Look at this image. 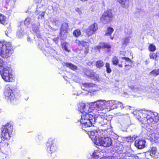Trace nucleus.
Masks as SVG:
<instances>
[{"instance_id":"nucleus-55","label":"nucleus","mask_w":159,"mask_h":159,"mask_svg":"<svg viewBox=\"0 0 159 159\" xmlns=\"http://www.w3.org/2000/svg\"><path fill=\"white\" fill-rule=\"evenodd\" d=\"M88 47H87V48L86 49V50L84 51V52L85 53H88Z\"/></svg>"},{"instance_id":"nucleus-33","label":"nucleus","mask_w":159,"mask_h":159,"mask_svg":"<svg viewBox=\"0 0 159 159\" xmlns=\"http://www.w3.org/2000/svg\"><path fill=\"white\" fill-rule=\"evenodd\" d=\"M150 74L154 76H156L159 74V69L154 70L152 71Z\"/></svg>"},{"instance_id":"nucleus-12","label":"nucleus","mask_w":159,"mask_h":159,"mask_svg":"<svg viewBox=\"0 0 159 159\" xmlns=\"http://www.w3.org/2000/svg\"><path fill=\"white\" fill-rule=\"evenodd\" d=\"M89 112L86 113V114L84 115L83 114V115H81V119H96L102 118L103 119V116H102L101 115H99L97 117L95 116H94L91 114H88Z\"/></svg>"},{"instance_id":"nucleus-50","label":"nucleus","mask_w":159,"mask_h":159,"mask_svg":"<svg viewBox=\"0 0 159 159\" xmlns=\"http://www.w3.org/2000/svg\"><path fill=\"white\" fill-rule=\"evenodd\" d=\"M131 66L129 64L125 65V69L126 70H129L131 69Z\"/></svg>"},{"instance_id":"nucleus-63","label":"nucleus","mask_w":159,"mask_h":159,"mask_svg":"<svg viewBox=\"0 0 159 159\" xmlns=\"http://www.w3.org/2000/svg\"><path fill=\"white\" fill-rule=\"evenodd\" d=\"M111 39H113V38H112V37H111Z\"/></svg>"},{"instance_id":"nucleus-11","label":"nucleus","mask_w":159,"mask_h":159,"mask_svg":"<svg viewBox=\"0 0 159 159\" xmlns=\"http://www.w3.org/2000/svg\"><path fill=\"white\" fill-rule=\"evenodd\" d=\"M146 142L144 140L138 139L136 140L134 143L135 146L138 149L144 148L145 147Z\"/></svg>"},{"instance_id":"nucleus-28","label":"nucleus","mask_w":159,"mask_h":159,"mask_svg":"<svg viewBox=\"0 0 159 159\" xmlns=\"http://www.w3.org/2000/svg\"><path fill=\"white\" fill-rule=\"evenodd\" d=\"M111 120H102L100 123L101 124V125L102 126H105L106 125L110 126Z\"/></svg>"},{"instance_id":"nucleus-17","label":"nucleus","mask_w":159,"mask_h":159,"mask_svg":"<svg viewBox=\"0 0 159 159\" xmlns=\"http://www.w3.org/2000/svg\"><path fill=\"white\" fill-rule=\"evenodd\" d=\"M127 155L128 157L126 159H149L146 158L144 155H143V157H142L140 155L137 156L135 155L130 154L129 153H127Z\"/></svg>"},{"instance_id":"nucleus-5","label":"nucleus","mask_w":159,"mask_h":159,"mask_svg":"<svg viewBox=\"0 0 159 159\" xmlns=\"http://www.w3.org/2000/svg\"><path fill=\"white\" fill-rule=\"evenodd\" d=\"M4 94L7 100H9L11 102L15 99H17L20 96L19 91H15L12 92V90L8 86H5Z\"/></svg>"},{"instance_id":"nucleus-30","label":"nucleus","mask_w":159,"mask_h":159,"mask_svg":"<svg viewBox=\"0 0 159 159\" xmlns=\"http://www.w3.org/2000/svg\"><path fill=\"white\" fill-rule=\"evenodd\" d=\"M113 29L111 27H109L106 32L105 35L107 36H111V34L113 31Z\"/></svg>"},{"instance_id":"nucleus-58","label":"nucleus","mask_w":159,"mask_h":159,"mask_svg":"<svg viewBox=\"0 0 159 159\" xmlns=\"http://www.w3.org/2000/svg\"><path fill=\"white\" fill-rule=\"evenodd\" d=\"M30 37H28L27 38V40L28 41H30Z\"/></svg>"},{"instance_id":"nucleus-27","label":"nucleus","mask_w":159,"mask_h":159,"mask_svg":"<svg viewBox=\"0 0 159 159\" xmlns=\"http://www.w3.org/2000/svg\"><path fill=\"white\" fill-rule=\"evenodd\" d=\"M81 120H80V121L82 125H83L85 127H89L91 126L93 124L91 120H87V121L82 123V121H81Z\"/></svg>"},{"instance_id":"nucleus-44","label":"nucleus","mask_w":159,"mask_h":159,"mask_svg":"<svg viewBox=\"0 0 159 159\" xmlns=\"http://www.w3.org/2000/svg\"><path fill=\"white\" fill-rule=\"evenodd\" d=\"M76 43H78L79 44H81L83 46H84L86 45H87V43L84 41H80L79 40H76Z\"/></svg>"},{"instance_id":"nucleus-60","label":"nucleus","mask_w":159,"mask_h":159,"mask_svg":"<svg viewBox=\"0 0 159 159\" xmlns=\"http://www.w3.org/2000/svg\"><path fill=\"white\" fill-rule=\"evenodd\" d=\"M80 1H83V2H84L87 1L88 0H80Z\"/></svg>"},{"instance_id":"nucleus-48","label":"nucleus","mask_w":159,"mask_h":159,"mask_svg":"<svg viewBox=\"0 0 159 159\" xmlns=\"http://www.w3.org/2000/svg\"><path fill=\"white\" fill-rule=\"evenodd\" d=\"M102 159H118L116 157L114 156H110L105 157L103 158Z\"/></svg>"},{"instance_id":"nucleus-35","label":"nucleus","mask_w":159,"mask_h":159,"mask_svg":"<svg viewBox=\"0 0 159 159\" xmlns=\"http://www.w3.org/2000/svg\"><path fill=\"white\" fill-rule=\"evenodd\" d=\"M157 148L155 147H152L151 148L150 151V153L152 156H154L157 152Z\"/></svg>"},{"instance_id":"nucleus-19","label":"nucleus","mask_w":159,"mask_h":159,"mask_svg":"<svg viewBox=\"0 0 159 159\" xmlns=\"http://www.w3.org/2000/svg\"><path fill=\"white\" fill-rule=\"evenodd\" d=\"M62 65L64 66H66V67L69 68L70 69L73 70H77L78 69V67L72 64L71 63H68V62H63L62 63Z\"/></svg>"},{"instance_id":"nucleus-22","label":"nucleus","mask_w":159,"mask_h":159,"mask_svg":"<svg viewBox=\"0 0 159 159\" xmlns=\"http://www.w3.org/2000/svg\"><path fill=\"white\" fill-rule=\"evenodd\" d=\"M88 134L89 135V137L92 139H93L94 142V139H97L96 134V130H93L90 131H88Z\"/></svg>"},{"instance_id":"nucleus-16","label":"nucleus","mask_w":159,"mask_h":159,"mask_svg":"<svg viewBox=\"0 0 159 159\" xmlns=\"http://www.w3.org/2000/svg\"><path fill=\"white\" fill-rule=\"evenodd\" d=\"M84 72L87 76L90 77L91 79H95L96 77V74L92 70L86 69Z\"/></svg>"},{"instance_id":"nucleus-64","label":"nucleus","mask_w":159,"mask_h":159,"mask_svg":"<svg viewBox=\"0 0 159 159\" xmlns=\"http://www.w3.org/2000/svg\"><path fill=\"white\" fill-rule=\"evenodd\" d=\"M94 120V121H95L96 120Z\"/></svg>"},{"instance_id":"nucleus-59","label":"nucleus","mask_w":159,"mask_h":159,"mask_svg":"<svg viewBox=\"0 0 159 159\" xmlns=\"http://www.w3.org/2000/svg\"><path fill=\"white\" fill-rule=\"evenodd\" d=\"M118 66H119V67H122V65L121 64H119L118 65Z\"/></svg>"},{"instance_id":"nucleus-38","label":"nucleus","mask_w":159,"mask_h":159,"mask_svg":"<svg viewBox=\"0 0 159 159\" xmlns=\"http://www.w3.org/2000/svg\"><path fill=\"white\" fill-rule=\"evenodd\" d=\"M68 45V43H63L62 45V47L65 49V51L67 52H70V50H69L67 48Z\"/></svg>"},{"instance_id":"nucleus-9","label":"nucleus","mask_w":159,"mask_h":159,"mask_svg":"<svg viewBox=\"0 0 159 159\" xmlns=\"http://www.w3.org/2000/svg\"><path fill=\"white\" fill-rule=\"evenodd\" d=\"M98 25L97 23H94L89 26L85 31L86 34L88 36H90L94 34L98 30Z\"/></svg>"},{"instance_id":"nucleus-29","label":"nucleus","mask_w":159,"mask_h":159,"mask_svg":"<svg viewBox=\"0 0 159 159\" xmlns=\"http://www.w3.org/2000/svg\"><path fill=\"white\" fill-rule=\"evenodd\" d=\"M6 18L4 15L0 14V23L5 25L6 23Z\"/></svg>"},{"instance_id":"nucleus-56","label":"nucleus","mask_w":159,"mask_h":159,"mask_svg":"<svg viewBox=\"0 0 159 159\" xmlns=\"http://www.w3.org/2000/svg\"><path fill=\"white\" fill-rule=\"evenodd\" d=\"M35 13L36 14H40V12L39 13L38 10H37L35 12Z\"/></svg>"},{"instance_id":"nucleus-45","label":"nucleus","mask_w":159,"mask_h":159,"mask_svg":"<svg viewBox=\"0 0 159 159\" xmlns=\"http://www.w3.org/2000/svg\"><path fill=\"white\" fill-rule=\"evenodd\" d=\"M117 107H120L121 109L124 108L123 104L121 102H118L117 103Z\"/></svg>"},{"instance_id":"nucleus-20","label":"nucleus","mask_w":159,"mask_h":159,"mask_svg":"<svg viewBox=\"0 0 159 159\" xmlns=\"http://www.w3.org/2000/svg\"><path fill=\"white\" fill-rule=\"evenodd\" d=\"M105 140V137L100 138L98 139H94V143L97 145L102 146L104 147V140Z\"/></svg>"},{"instance_id":"nucleus-7","label":"nucleus","mask_w":159,"mask_h":159,"mask_svg":"<svg viewBox=\"0 0 159 159\" xmlns=\"http://www.w3.org/2000/svg\"><path fill=\"white\" fill-rule=\"evenodd\" d=\"M10 68L6 66H0V72L2 71V74H1L2 78L6 82H11L13 81L12 75L10 74Z\"/></svg>"},{"instance_id":"nucleus-14","label":"nucleus","mask_w":159,"mask_h":159,"mask_svg":"<svg viewBox=\"0 0 159 159\" xmlns=\"http://www.w3.org/2000/svg\"><path fill=\"white\" fill-rule=\"evenodd\" d=\"M106 106H107L108 108L109 109H107L109 111L114 109V107L117 108L116 103V101L114 100H110L108 101H106Z\"/></svg>"},{"instance_id":"nucleus-23","label":"nucleus","mask_w":159,"mask_h":159,"mask_svg":"<svg viewBox=\"0 0 159 159\" xmlns=\"http://www.w3.org/2000/svg\"><path fill=\"white\" fill-rule=\"evenodd\" d=\"M104 141V143H103L104 147H109L111 146L112 144V141L111 139L109 137H105V140Z\"/></svg>"},{"instance_id":"nucleus-13","label":"nucleus","mask_w":159,"mask_h":159,"mask_svg":"<svg viewBox=\"0 0 159 159\" xmlns=\"http://www.w3.org/2000/svg\"><path fill=\"white\" fill-rule=\"evenodd\" d=\"M79 110L82 113L84 112L85 113H87L88 112L92 111L91 108L86 107L85 105L83 103H81L79 104Z\"/></svg>"},{"instance_id":"nucleus-54","label":"nucleus","mask_w":159,"mask_h":159,"mask_svg":"<svg viewBox=\"0 0 159 159\" xmlns=\"http://www.w3.org/2000/svg\"><path fill=\"white\" fill-rule=\"evenodd\" d=\"M125 108L127 110H130L131 109V107H130V106H126L125 107Z\"/></svg>"},{"instance_id":"nucleus-15","label":"nucleus","mask_w":159,"mask_h":159,"mask_svg":"<svg viewBox=\"0 0 159 159\" xmlns=\"http://www.w3.org/2000/svg\"><path fill=\"white\" fill-rule=\"evenodd\" d=\"M39 24L37 23L36 24H33L32 26V30L38 38H40L41 36L40 32L39 30Z\"/></svg>"},{"instance_id":"nucleus-1","label":"nucleus","mask_w":159,"mask_h":159,"mask_svg":"<svg viewBox=\"0 0 159 159\" xmlns=\"http://www.w3.org/2000/svg\"><path fill=\"white\" fill-rule=\"evenodd\" d=\"M46 146L48 156L49 159H55L57 157V148L54 141L51 139H49L46 143Z\"/></svg>"},{"instance_id":"nucleus-39","label":"nucleus","mask_w":159,"mask_h":159,"mask_svg":"<svg viewBox=\"0 0 159 159\" xmlns=\"http://www.w3.org/2000/svg\"><path fill=\"white\" fill-rule=\"evenodd\" d=\"M82 87H85L86 88L87 87H93L94 86V84L91 83H86L82 84Z\"/></svg>"},{"instance_id":"nucleus-40","label":"nucleus","mask_w":159,"mask_h":159,"mask_svg":"<svg viewBox=\"0 0 159 159\" xmlns=\"http://www.w3.org/2000/svg\"><path fill=\"white\" fill-rule=\"evenodd\" d=\"M112 61V63L114 65H117L119 62L118 59L116 57H113Z\"/></svg>"},{"instance_id":"nucleus-47","label":"nucleus","mask_w":159,"mask_h":159,"mask_svg":"<svg viewBox=\"0 0 159 159\" xmlns=\"http://www.w3.org/2000/svg\"><path fill=\"white\" fill-rule=\"evenodd\" d=\"M6 62H3L2 59H0V66L2 67L4 65H6Z\"/></svg>"},{"instance_id":"nucleus-43","label":"nucleus","mask_w":159,"mask_h":159,"mask_svg":"<svg viewBox=\"0 0 159 159\" xmlns=\"http://www.w3.org/2000/svg\"><path fill=\"white\" fill-rule=\"evenodd\" d=\"M11 32V28H8L5 31V34L7 36L9 37L10 36Z\"/></svg>"},{"instance_id":"nucleus-32","label":"nucleus","mask_w":159,"mask_h":159,"mask_svg":"<svg viewBox=\"0 0 159 159\" xmlns=\"http://www.w3.org/2000/svg\"><path fill=\"white\" fill-rule=\"evenodd\" d=\"M158 57L157 53L151 52L149 54V57L151 59H157V57Z\"/></svg>"},{"instance_id":"nucleus-8","label":"nucleus","mask_w":159,"mask_h":159,"mask_svg":"<svg viewBox=\"0 0 159 159\" xmlns=\"http://www.w3.org/2000/svg\"><path fill=\"white\" fill-rule=\"evenodd\" d=\"M112 18V16L111 11L107 10L104 12L100 19L102 22L105 24L110 22Z\"/></svg>"},{"instance_id":"nucleus-52","label":"nucleus","mask_w":159,"mask_h":159,"mask_svg":"<svg viewBox=\"0 0 159 159\" xmlns=\"http://www.w3.org/2000/svg\"><path fill=\"white\" fill-rule=\"evenodd\" d=\"M93 157L95 158H97L98 157V156L96 155V153L94 152L93 153L92 155Z\"/></svg>"},{"instance_id":"nucleus-4","label":"nucleus","mask_w":159,"mask_h":159,"mask_svg":"<svg viewBox=\"0 0 159 159\" xmlns=\"http://www.w3.org/2000/svg\"><path fill=\"white\" fill-rule=\"evenodd\" d=\"M1 137L2 140H8L11 137L10 134L13 131V126L8 123L2 126Z\"/></svg>"},{"instance_id":"nucleus-51","label":"nucleus","mask_w":159,"mask_h":159,"mask_svg":"<svg viewBox=\"0 0 159 159\" xmlns=\"http://www.w3.org/2000/svg\"><path fill=\"white\" fill-rule=\"evenodd\" d=\"M75 10L79 14H80L82 13L80 9L79 8H76L75 9Z\"/></svg>"},{"instance_id":"nucleus-53","label":"nucleus","mask_w":159,"mask_h":159,"mask_svg":"<svg viewBox=\"0 0 159 159\" xmlns=\"http://www.w3.org/2000/svg\"><path fill=\"white\" fill-rule=\"evenodd\" d=\"M44 13L43 12H41V14L39 15V18H42L44 16Z\"/></svg>"},{"instance_id":"nucleus-61","label":"nucleus","mask_w":159,"mask_h":159,"mask_svg":"<svg viewBox=\"0 0 159 159\" xmlns=\"http://www.w3.org/2000/svg\"><path fill=\"white\" fill-rule=\"evenodd\" d=\"M6 0V2H9V1H10L11 0Z\"/></svg>"},{"instance_id":"nucleus-10","label":"nucleus","mask_w":159,"mask_h":159,"mask_svg":"<svg viewBox=\"0 0 159 159\" xmlns=\"http://www.w3.org/2000/svg\"><path fill=\"white\" fill-rule=\"evenodd\" d=\"M50 21L52 23L54 27L53 28L50 26L49 27L50 28L51 30L52 31H55L57 30L61 24L60 20L58 19L53 18H51Z\"/></svg>"},{"instance_id":"nucleus-37","label":"nucleus","mask_w":159,"mask_h":159,"mask_svg":"<svg viewBox=\"0 0 159 159\" xmlns=\"http://www.w3.org/2000/svg\"><path fill=\"white\" fill-rule=\"evenodd\" d=\"M80 31L79 30H76L73 32L74 35L76 37H78L81 35Z\"/></svg>"},{"instance_id":"nucleus-34","label":"nucleus","mask_w":159,"mask_h":159,"mask_svg":"<svg viewBox=\"0 0 159 159\" xmlns=\"http://www.w3.org/2000/svg\"><path fill=\"white\" fill-rule=\"evenodd\" d=\"M96 65L98 68H100L103 67L104 63L102 61H98L96 62Z\"/></svg>"},{"instance_id":"nucleus-21","label":"nucleus","mask_w":159,"mask_h":159,"mask_svg":"<svg viewBox=\"0 0 159 159\" xmlns=\"http://www.w3.org/2000/svg\"><path fill=\"white\" fill-rule=\"evenodd\" d=\"M96 135L97 139L99 138L104 137L106 134V133L105 130L102 129H96Z\"/></svg>"},{"instance_id":"nucleus-3","label":"nucleus","mask_w":159,"mask_h":159,"mask_svg":"<svg viewBox=\"0 0 159 159\" xmlns=\"http://www.w3.org/2000/svg\"><path fill=\"white\" fill-rule=\"evenodd\" d=\"M132 113L134 115H138L137 117V119H159V114L157 112H152L150 111H144L143 113H141L140 114L138 112L134 111Z\"/></svg>"},{"instance_id":"nucleus-18","label":"nucleus","mask_w":159,"mask_h":159,"mask_svg":"<svg viewBox=\"0 0 159 159\" xmlns=\"http://www.w3.org/2000/svg\"><path fill=\"white\" fill-rule=\"evenodd\" d=\"M111 48V46L108 44L105 43H101L99 45L95 46L94 48L95 50H99L101 48Z\"/></svg>"},{"instance_id":"nucleus-62","label":"nucleus","mask_w":159,"mask_h":159,"mask_svg":"<svg viewBox=\"0 0 159 159\" xmlns=\"http://www.w3.org/2000/svg\"><path fill=\"white\" fill-rule=\"evenodd\" d=\"M128 115V114H125V115H126L127 116ZM122 115H125L124 114H122Z\"/></svg>"},{"instance_id":"nucleus-25","label":"nucleus","mask_w":159,"mask_h":159,"mask_svg":"<svg viewBox=\"0 0 159 159\" xmlns=\"http://www.w3.org/2000/svg\"><path fill=\"white\" fill-rule=\"evenodd\" d=\"M117 1L120 3L122 6L126 8L129 5V1L128 0H117Z\"/></svg>"},{"instance_id":"nucleus-6","label":"nucleus","mask_w":159,"mask_h":159,"mask_svg":"<svg viewBox=\"0 0 159 159\" xmlns=\"http://www.w3.org/2000/svg\"><path fill=\"white\" fill-rule=\"evenodd\" d=\"M105 104L106 100H99L93 102H90L89 105L92 108H94L93 110L99 111L102 110L105 108L107 109H109Z\"/></svg>"},{"instance_id":"nucleus-49","label":"nucleus","mask_w":159,"mask_h":159,"mask_svg":"<svg viewBox=\"0 0 159 159\" xmlns=\"http://www.w3.org/2000/svg\"><path fill=\"white\" fill-rule=\"evenodd\" d=\"M122 59L123 60H125V61L126 62H129L131 63V60L128 57H122Z\"/></svg>"},{"instance_id":"nucleus-46","label":"nucleus","mask_w":159,"mask_h":159,"mask_svg":"<svg viewBox=\"0 0 159 159\" xmlns=\"http://www.w3.org/2000/svg\"><path fill=\"white\" fill-rule=\"evenodd\" d=\"M31 19L30 17H27L25 20L24 23L25 24L28 25L30 24Z\"/></svg>"},{"instance_id":"nucleus-24","label":"nucleus","mask_w":159,"mask_h":159,"mask_svg":"<svg viewBox=\"0 0 159 159\" xmlns=\"http://www.w3.org/2000/svg\"><path fill=\"white\" fill-rule=\"evenodd\" d=\"M68 25L66 23H63L61 26L60 30V34H62L63 32L64 33H66L68 30Z\"/></svg>"},{"instance_id":"nucleus-41","label":"nucleus","mask_w":159,"mask_h":159,"mask_svg":"<svg viewBox=\"0 0 159 159\" xmlns=\"http://www.w3.org/2000/svg\"><path fill=\"white\" fill-rule=\"evenodd\" d=\"M106 71L107 73H110L111 70L110 68V65L109 63H107L106 64Z\"/></svg>"},{"instance_id":"nucleus-2","label":"nucleus","mask_w":159,"mask_h":159,"mask_svg":"<svg viewBox=\"0 0 159 159\" xmlns=\"http://www.w3.org/2000/svg\"><path fill=\"white\" fill-rule=\"evenodd\" d=\"M11 43L9 42H0V56L4 58H7L11 56L13 52Z\"/></svg>"},{"instance_id":"nucleus-42","label":"nucleus","mask_w":159,"mask_h":159,"mask_svg":"<svg viewBox=\"0 0 159 159\" xmlns=\"http://www.w3.org/2000/svg\"><path fill=\"white\" fill-rule=\"evenodd\" d=\"M149 49L150 51L152 52L155 50L156 48L155 46L151 44L149 47Z\"/></svg>"},{"instance_id":"nucleus-36","label":"nucleus","mask_w":159,"mask_h":159,"mask_svg":"<svg viewBox=\"0 0 159 159\" xmlns=\"http://www.w3.org/2000/svg\"><path fill=\"white\" fill-rule=\"evenodd\" d=\"M129 38V37L126 36L125 38L122 39V41L123 44L126 45V44L129 43V38Z\"/></svg>"},{"instance_id":"nucleus-57","label":"nucleus","mask_w":159,"mask_h":159,"mask_svg":"<svg viewBox=\"0 0 159 159\" xmlns=\"http://www.w3.org/2000/svg\"><path fill=\"white\" fill-rule=\"evenodd\" d=\"M11 2H12V3H13V6H14V5H15V2L14 1H11Z\"/></svg>"},{"instance_id":"nucleus-26","label":"nucleus","mask_w":159,"mask_h":159,"mask_svg":"<svg viewBox=\"0 0 159 159\" xmlns=\"http://www.w3.org/2000/svg\"><path fill=\"white\" fill-rule=\"evenodd\" d=\"M24 34L23 29L21 27L19 28L17 32V36L19 38H21L23 36Z\"/></svg>"},{"instance_id":"nucleus-31","label":"nucleus","mask_w":159,"mask_h":159,"mask_svg":"<svg viewBox=\"0 0 159 159\" xmlns=\"http://www.w3.org/2000/svg\"><path fill=\"white\" fill-rule=\"evenodd\" d=\"M126 36L129 38H131L132 37V30L130 29H125V30Z\"/></svg>"}]
</instances>
